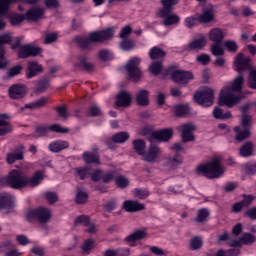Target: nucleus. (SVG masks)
Listing matches in <instances>:
<instances>
[{
    "label": "nucleus",
    "instance_id": "nucleus-1",
    "mask_svg": "<svg viewBox=\"0 0 256 256\" xmlns=\"http://www.w3.org/2000/svg\"><path fill=\"white\" fill-rule=\"evenodd\" d=\"M234 67L240 74L243 73V71H249V69H251V58H245L243 53L237 54L234 60ZM243 83H245V78L243 75H239L233 80L231 86L224 87L220 91L218 104L221 107H223V105L228 108L235 107V105L245 97L242 92Z\"/></svg>",
    "mask_w": 256,
    "mask_h": 256
},
{
    "label": "nucleus",
    "instance_id": "nucleus-2",
    "mask_svg": "<svg viewBox=\"0 0 256 256\" xmlns=\"http://www.w3.org/2000/svg\"><path fill=\"white\" fill-rule=\"evenodd\" d=\"M115 35V28H107L100 31L91 32L88 37L79 36L75 38V41L80 49H91L93 43H104V41H111V38Z\"/></svg>",
    "mask_w": 256,
    "mask_h": 256
},
{
    "label": "nucleus",
    "instance_id": "nucleus-3",
    "mask_svg": "<svg viewBox=\"0 0 256 256\" xmlns=\"http://www.w3.org/2000/svg\"><path fill=\"white\" fill-rule=\"evenodd\" d=\"M196 171L208 179H219L225 173V168L221 165L220 158H213L208 163L199 165Z\"/></svg>",
    "mask_w": 256,
    "mask_h": 256
},
{
    "label": "nucleus",
    "instance_id": "nucleus-4",
    "mask_svg": "<svg viewBox=\"0 0 256 256\" xmlns=\"http://www.w3.org/2000/svg\"><path fill=\"white\" fill-rule=\"evenodd\" d=\"M18 49V59H29V57H38L43 53V48L36 44H24L21 45V40H17L15 44L11 46V49Z\"/></svg>",
    "mask_w": 256,
    "mask_h": 256
},
{
    "label": "nucleus",
    "instance_id": "nucleus-5",
    "mask_svg": "<svg viewBox=\"0 0 256 256\" xmlns=\"http://www.w3.org/2000/svg\"><path fill=\"white\" fill-rule=\"evenodd\" d=\"M0 183L2 185H8L12 189H25L26 176H23L21 171L11 170L8 176L0 177Z\"/></svg>",
    "mask_w": 256,
    "mask_h": 256
},
{
    "label": "nucleus",
    "instance_id": "nucleus-6",
    "mask_svg": "<svg viewBox=\"0 0 256 256\" xmlns=\"http://www.w3.org/2000/svg\"><path fill=\"white\" fill-rule=\"evenodd\" d=\"M141 58L133 57L125 65V71L127 72L128 79L134 81V83H139L143 77V71H141Z\"/></svg>",
    "mask_w": 256,
    "mask_h": 256
},
{
    "label": "nucleus",
    "instance_id": "nucleus-7",
    "mask_svg": "<svg viewBox=\"0 0 256 256\" xmlns=\"http://www.w3.org/2000/svg\"><path fill=\"white\" fill-rule=\"evenodd\" d=\"M215 99V91L212 88L204 87L194 94V100L202 107H211Z\"/></svg>",
    "mask_w": 256,
    "mask_h": 256
},
{
    "label": "nucleus",
    "instance_id": "nucleus-8",
    "mask_svg": "<svg viewBox=\"0 0 256 256\" xmlns=\"http://www.w3.org/2000/svg\"><path fill=\"white\" fill-rule=\"evenodd\" d=\"M26 219L28 222L39 221L45 224L51 219V212L48 208L38 207L35 209L28 210L26 213Z\"/></svg>",
    "mask_w": 256,
    "mask_h": 256
},
{
    "label": "nucleus",
    "instance_id": "nucleus-9",
    "mask_svg": "<svg viewBox=\"0 0 256 256\" xmlns=\"http://www.w3.org/2000/svg\"><path fill=\"white\" fill-rule=\"evenodd\" d=\"M167 75H170L174 83H181V85H187L190 81H193V73L183 70H173L170 67L166 70Z\"/></svg>",
    "mask_w": 256,
    "mask_h": 256
},
{
    "label": "nucleus",
    "instance_id": "nucleus-10",
    "mask_svg": "<svg viewBox=\"0 0 256 256\" xmlns=\"http://www.w3.org/2000/svg\"><path fill=\"white\" fill-rule=\"evenodd\" d=\"M11 41H13V37L9 34L0 36V69H7L10 65L9 60L5 57V45H8Z\"/></svg>",
    "mask_w": 256,
    "mask_h": 256
},
{
    "label": "nucleus",
    "instance_id": "nucleus-11",
    "mask_svg": "<svg viewBox=\"0 0 256 256\" xmlns=\"http://www.w3.org/2000/svg\"><path fill=\"white\" fill-rule=\"evenodd\" d=\"M129 137L128 132H117L111 138L105 139V145H107L108 149H117V145L115 144L118 143L121 145L123 143H127V141H129Z\"/></svg>",
    "mask_w": 256,
    "mask_h": 256
},
{
    "label": "nucleus",
    "instance_id": "nucleus-12",
    "mask_svg": "<svg viewBox=\"0 0 256 256\" xmlns=\"http://www.w3.org/2000/svg\"><path fill=\"white\" fill-rule=\"evenodd\" d=\"M23 159H25V146L23 145L16 146L13 152L6 155L8 165H13L16 161H23Z\"/></svg>",
    "mask_w": 256,
    "mask_h": 256
},
{
    "label": "nucleus",
    "instance_id": "nucleus-13",
    "mask_svg": "<svg viewBox=\"0 0 256 256\" xmlns=\"http://www.w3.org/2000/svg\"><path fill=\"white\" fill-rule=\"evenodd\" d=\"M27 86L22 83L14 84L10 86L8 93L10 99H23L27 95Z\"/></svg>",
    "mask_w": 256,
    "mask_h": 256
},
{
    "label": "nucleus",
    "instance_id": "nucleus-14",
    "mask_svg": "<svg viewBox=\"0 0 256 256\" xmlns=\"http://www.w3.org/2000/svg\"><path fill=\"white\" fill-rule=\"evenodd\" d=\"M171 137H173V129L168 128V129L153 132L152 137L148 138V141H150V143H153L155 139L156 141H161V142L169 141Z\"/></svg>",
    "mask_w": 256,
    "mask_h": 256
},
{
    "label": "nucleus",
    "instance_id": "nucleus-15",
    "mask_svg": "<svg viewBox=\"0 0 256 256\" xmlns=\"http://www.w3.org/2000/svg\"><path fill=\"white\" fill-rule=\"evenodd\" d=\"M159 153H161V148L155 144H151L148 153L145 154L144 152L142 159L146 161V163H155L159 159Z\"/></svg>",
    "mask_w": 256,
    "mask_h": 256
},
{
    "label": "nucleus",
    "instance_id": "nucleus-16",
    "mask_svg": "<svg viewBox=\"0 0 256 256\" xmlns=\"http://www.w3.org/2000/svg\"><path fill=\"white\" fill-rule=\"evenodd\" d=\"M123 210L127 213H137L145 210V205L137 200H125L123 202Z\"/></svg>",
    "mask_w": 256,
    "mask_h": 256
},
{
    "label": "nucleus",
    "instance_id": "nucleus-17",
    "mask_svg": "<svg viewBox=\"0 0 256 256\" xmlns=\"http://www.w3.org/2000/svg\"><path fill=\"white\" fill-rule=\"evenodd\" d=\"M182 131V142L189 143V141H195V136H193V131H195V126L193 124H182L178 127Z\"/></svg>",
    "mask_w": 256,
    "mask_h": 256
},
{
    "label": "nucleus",
    "instance_id": "nucleus-18",
    "mask_svg": "<svg viewBox=\"0 0 256 256\" xmlns=\"http://www.w3.org/2000/svg\"><path fill=\"white\" fill-rule=\"evenodd\" d=\"M45 179V171L38 170L31 177L26 176V187H37L43 183Z\"/></svg>",
    "mask_w": 256,
    "mask_h": 256
},
{
    "label": "nucleus",
    "instance_id": "nucleus-19",
    "mask_svg": "<svg viewBox=\"0 0 256 256\" xmlns=\"http://www.w3.org/2000/svg\"><path fill=\"white\" fill-rule=\"evenodd\" d=\"M45 15V8H40V7H34L29 9L26 14H25V19L27 21H41Z\"/></svg>",
    "mask_w": 256,
    "mask_h": 256
},
{
    "label": "nucleus",
    "instance_id": "nucleus-20",
    "mask_svg": "<svg viewBox=\"0 0 256 256\" xmlns=\"http://www.w3.org/2000/svg\"><path fill=\"white\" fill-rule=\"evenodd\" d=\"M76 69H83L84 71H93L95 69V64L89 61V57L86 55H81L78 57V62L75 63Z\"/></svg>",
    "mask_w": 256,
    "mask_h": 256
},
{
    "label": "nucleus",
    "instance_id": "nucleus-21",
    "mask_svg": "<svg viewBox=\"0 0 256 256\" xmlns=\"http://www.w3.org/2000/svg\"><path fill=\"white\" fill-rule=\"evenodd\" d=\"M17 0H0V16L7 15L9 13V7L11 3H15ZM28 5H35L39 0H23Z\"/></svg>",
    "mask_w": 256,
    "mask_h": 256
},
{
    "label": "nucleus",
    "instance_id": "nucleus-22",
    "mask_svg": "<svg viewBox=\"0 0 256 256\" xmlns=\"http://www.w3.org/2000/svg\"><path fill=\"white\" fill-rule=\"evenodd\" d=\"M162 8L159 10V17H165L173 13V6L179 3L178 0H161Z\"/></svg>",
    "mask_w": 256,
    "mask_h": 256
},
{
    "label": "nucleus",
    "instance_id": "nucleus-23",
    "mask_svg": "<svg viewBox=\"0 0 256 256\" xmlns=\"http://www.w3.org/2000/svg\"><path fill=\"white\" fill-rule=\"evenodd\" d=\"M135 101L139 107H147V105H149V90H138L135 96Z\"/></svg>",
    "mask_w": 256,
    "mask_h": 256
},
{
    "label": "nucleus",
    "instance_id": "nucleus-24",
    "mask_svg": "<svg viewBox=\"0 0 256 256\" xmlns=\"http://www.w3.org/2000/svg\"><path fill=\"white\" fill-rule=\"evenodd\" d=\"M116 107H129L131 105V94L123 91L116 98Z\"/></svg>",
    "mask_w": 256,
    "mask_h": 256
},
{
    "label": "nucleus",
    "instance_id": "nucleus-25",
    "mask_svg": "<svg viewBox=\"0 0 256 256\" xmlns=\"http://www.w3.org/2000/svg\"><path fill=\"white\" fill-rule=\"evenodd\" d=\"M82 157L85 163H96V165H101V161L99 160V148H95L94 152H84Z\"/></svg>",
    "mask_w": 256,
    "mask_h": 256
},
{
    "label": "nucleus",
    "instance_id": "nucleus-26",
    "mask_svg": "<svg viewBox=\"0 0 256 256\" xmlns=\"http://www.w3.org/2000/svg\"><path fill=\"white\" fill-rule=\"evenodd\" d=\"M207 45V39L202 36L200 38H196L192 40L188 45H187V50L188 51H197L203 49Z\"/></svg>",
    "mask_w": 256,
    "mask_h": 256
},
{
    "label": "nucleus",
    "instance_id": "nucleus-27",
    "mask_svg": "<svg viewBox=\"0 0 256 256\" xmlns=\"http://www.w3.org/2000/svg\"><path fill=\"white\" fill-rule=\"evenodd\" d=\"M234 131L236 133L235 141L238 143H243L245 139H249V137H251V130H249V128H244V130H241V127L236 126Z\"/></svg>",
    "mask_w": 256,
    "mask_h": 256
},
{
    "label": "nucleus",
    "instance_id": "nucleus-28",
    "mask_svg": "<svg viewBox=\"0 0 256 256\" xmlns=\"http://www.w3.org/2000/svg\"><path fill=\"white\" fill-rule=\"evenodd\" d=\"M28 73L26 74L27 79H31L32 77H37L39 73L43 72V66L39 65L37 62H29L28 63Z\"/></svg>",
    "mask_w": 256,
    "mask_h": 256
},
{
    "label": "nucleus",
    "instance_id": "nucleus-29",
    "mask_svg": "<svg viewBox=\"0 0 256 256\" xmlns=\"http://www.w3.org/2000/svg\"><path fill=\"white\" fill-rule=\"evenodd\" d=\"M162 19H164L163 21V25L164 27H171V25H179L180 21H181V17H179V15L177 14H166L165 16H159Z\"/></svg>",
    "mask_w": 256,
    "mask_h": 256
},
{
    "label": "nucleus",
    "instance_id": "nucleus-30",
    "mask_svg": "<svg viewBox=\"0 0 256 256\" xmlns=\"http://www.w3.org/2000/svg\"><path fill=\"white\" fill-rule=\"evenodd\" d=\"M48 149L52 153H60V151H63V149H69V142L58 140V141L52 142L49 145Z\"/></svg>",
    "mask_w": 256,
    "mask_h": 256
},
{
    "label": "nucleus",
    "instance_id": "nucleus-31",
    "mask_svg": "<svg viewBox=\"0 0 256 256\" xmlns=\"http://www.w3.org/2000/svg\"><path fill=\"white\" fill-rule=\"evenodd\" d=\"M145 237H147V232L144 230H135L130 235H128L126 238H124V241L126 243H134L135 241L142 240Z\"/></svg>",
    "mask_w": 256,
    "mask_h": 256
},
{
    "label": "nucleus",
    "instance_id": "nucleus-32",
    "mask_svg": "<svg viewBox=\"0 0 256 256\" xmlns=\"http://www.w3.org/2000/svg\"><path fill=\"white\" fill-rule=\"evenodd\" d=\"M14 198L9 196H0V210H11L14 209Z\"/></svg>",
    "mask_w": 256,
    "mask_h": 256
},
{
    "label": "nucleus",
    "instance_id": "nucleus-33",
    "mask_svg": "<svg viewBox=\"0 0 256 256\" xmlns=\"http://www.w3.org/2000/svg\"><path fill=\"white\" fill-rule=\"evenodd\" d=\"M210 41H213V43H221L223 39H225V34L223 33V30L220 28H214L209 33Z\"/></svg>",
    "mask_w": 256,
    "mask_h": 256
},
{
    "label": "nucleus",
    "instance_id": "nucleus-34",
    "mask_svg": "<svg viewBox=\"0 0 256 256\" xmlns=\"http://www.w3.org/2000/svg\"><path fill=\"white\" fill-rule=\"evenodd\" d=\"M166 56H167V52H165V50H163L157 46H154L149 51V57H150V59H152L154 61L157 59H163Z\"/></svg>",
    "mask_w": 256,
    "mask_h": 256
},
{
    "label": "nucleus",
    "instance_id": "nucleus-35",
    "mask_svg": "<svg viewBox=\"0 0 256 256\" xmlns=\"http://www.w3.org/2000/svg\"><path fill=\"white\" fill-rule=\"evenodd\" d=\"M198 15V21L200 23H211L215 19V14H213V10L208 9L204 10L201 15Z\"/></svg>",
    "mask_w": 256,
    "mask_h": 256
},
{
    "label": "nucleus",
    "instance_id": "nucleus-36",
    "mask_svg": "<svg viewBox=\"0 0 256 256\" xmlns=\"http://www.w3.org/2000/svg\"><path fill=\"white\" fill-rule=\"evenodd\" d=\"M203 238L200 236H194L190 239V251H200L203 249Z\"/></svg>",
    "mask_w": 256,
    "mask_h": 256
},
{
    "label": "nucleus",
    "instance_id": "nucleus-37",
    "mask_svg": "<svg viewBox=\"0 0 256 256\" xmlns=\"http://www.w3.org/2000/svg\"><path fill=\"white\" fill-rule=\"evenodd\" d=\"M239 153L241 157H251V155H253V142L248 141L244 143L241 146Z\"/></svg>",
    "mask_w": 256,
    "mask_h": 256
},
{
    "label": "nucleus",
    "instance_id": "nucleus-38",
    "mask_svg": "<svg viewBox=\"0 0 256 256\" xmlns=\"http://www.w3.org/2000/svg\"><path fill=\"white\" fill-rule=\"evenodd\" d=\"M133 149L136 151L138 155H145V148L147 147V144L144 140L136 139L132 142Z\"/></svg>",
    "mask_w": 256,
    "mask_h": 256
},
{
    "label": "nucleus",
    "instance_id": "nucleus-39",
    "mask_svg": "<svg viewBox=\"0 0 256 256\" xmlns=\"http://www.w3.org/2000/svg\"><path fill=\"white\" fill-rule=\"evenodd\" d=\"M212 115L214 117V119H221L222 121H224L225 119H231L232 115L231 112H223V109H221L220 107H215Z\"/></svg>",
    "mask_w": 256,
    "mask_h": 256
},
{
    "label": "nucleus",
    "instance_id": "nucleus-40",
    "mask_svg": "<svg viewBox=\"0 0 256 256\" xmlns=\"http://www.w3.org/2000/svg\"><path fill=\"white\" fill-rule=\"evenodd\" d=\"M82 254L89 255L93 249H95V240L92 238H89L85 240L82 244Z\"/></svg>",
    "mask_w": 256,
    "mask_h": 256
},
{
    "label": "nucleus",
    "instance_id": "nucleus-41",
    "mask_svg": "<svg viewBox=\"0 0 256 256\" xmlns=\"http://www.w3.org/2000/svg\"><path fill=\"white\" fill-rule=\"evenodd\" d=\"M58 37H59V34H57V32H49V31L43 32V39H44L45 45H51V43H55Z\"/></svg>",
    "mask_w": 256,
    "mask_h": 256
},
{
    "label": "nucleus",
    "instance_id": "nucleus-42",
    "mask_svg": "<svg viewBox=\"0 0 256 256\" xmlns=\"http://www.w3.org/2000/svg\"><path fill=\"white\" fill-rule=\"evenodd\" d=\"M166 163L168 167L175 169V167H178V165H181L183 163V158H181V156L177 154L175 157H168L166 159Z\"/></svg>",
    "mask_w": 256,
    "mask_h": 256
},
{
    "label": "nucleus",
    "instance_id": "nucleus-43",
    "mask_svg": "<svg viewBox=\"0 0 256 256\" xmlns=\"http://www.w3.org/2000/svg\"><path fill=\"white\" fill-rule=\"evenodd\" d=\"M13 131V126L6 120H0V137L3 135H7V133H11Z\"/></svg>",
    "mask_w": 256,
    "mask_h": 256
},
{
    "label": "nucleus",
    "instance_id": "nucleus-44",
    "mask_svg": "<svg viewBox=\"0 0 256 256\" xmlns=\"http://www.w3.org/2000/svg\"><path fill=\"white\" fill-rule=\"evenodd\" d=\"M240 240L243 245H251L253 243H256V236L252 235L249 232H245L243 233L242 238Z\"/></svg>",
    "mask_w": 256,
    "mask_h": 256
},
{
    "label": "nucleus",
    "instance_id": "nucleus-45",
    "mask_svg": "<svg viewBox=\"0 0 256 256\" xmlns=\"http://www.w3.org/2000/svg\"><path fill=\"white\" fill-rule=\"evenodd\" d=\"M208 217L209 210L207 208H202L198 210L197 218L195 219V221H197V223H204L207 221Z\"/></svg>",
    "mask_w": 256,
    "mask_h": 256
},
{
    "label": "nucleus",
    "instance_id": "nucleus-46",
    "mask_svg": "<svg viewBox=\"0 0 256 256\" xmlns=\"http://www.w3.org/2000/svg\"><path fill=\"white\" fill-rule=\"evenodd\" d=\"M120 47L123 51H131V49L135 48V41L127 38H123L120 42Z\"/></svg>",
    "mask_w": 256,
    "mask_h": 256
},
{
    "label": "nucleus",
    "instance_id": "nucleus-47",
    "mask_svg": "<svg viewBox=\"0 0 256 256\" xmlns=\"http://www.w3.org/2000/svg\"><path fill=\"white\" fill-rule=\"evenodd\" d=\"M247 85L250 89H256V69L250 70Z\"/></svg>",
    "mask_w": 256,
    "mask_h": 256
},
{
    "label": "nucleus",
    "instance_id": "nucleus-48",
    "mask_svg": "<svg viewBox=\"0 0 256 256\" xmlns=\"http://www.w3.org/2000/svg\"><path fill=\"white\" fill-rule=\"evenodd\" d=\"M150 72L152 75H159L161 71H163V62L158 61V62H153L150 67H149Z\"/></svg>",
    "mask_w": 256,
    "mask_h": 256
},
{
    "label": "nucleus",
    "instance_id": "nucleus-49",
    "mask_svg": "<svg viewBox=\"0 0 256 256\" xmlns=\"http://www.w3.org/2000/svg\"><path fill=\"white\" fill-rule=\"evenodd\" d=\"M176 117H185L189 113V106L187 105H178L174 108Z\"/></svg>",
    "mask_w": 256,
    "mask_h": 256
},
{
    "label": "nucleus",
    "instance_id": "nucleus-50",
    "mask_svg": "<svg viewBox=\"0 0 256 256\" xmlns=\"http://www.w3.org/2000/svg\"><path fill=\"white\" fill-rule=\"evenodd\" d=\"M252 123H253V117H251V115H249V114H242L241 126L244 129H251Z\"/></svg>",
    "mask_w": 256,
    "mask_h": 256
},
{
    "label": "nucleus",
    "instance_id": "nucleus-51",
    "mask_svg": "<svg viewBox=\"0 0 256 256\" xmlns=\"http://www.w3.org/2000/svg\"><path fill=\"white\" fill-rule=\"evenodd\" d=\"M224 47L229 51L230 53H237L239 51V45H237V42L233 40H227L224 42Z\"/></svg>",
    "mask_w": 256,
    "mask_h": 256
},
{
    "label": "nucleus",
    "instance_id": "nucleus-52",
    "mask_svg": "<svg viewBox=\"0 0 256 256\" xmlns=\"http://www.w3.org/2000/svg\"><path fill=\"white\" fill-rule=\"evenodd\" d=\"M210 51H211L212 55H214L215 57L225 55V50H223V48H221V43L213 44L211 46Z\"/></svg>",
    "mask_w": 256,
    "mask_h": 256
},
{
    "label": "nucleus",
    "instance_id": "nucleus-53",
    "mask_svg": "<svg viewBox=\"0 0 256 256\" xmlns=\"http://www.w3.org/2000/svg\"><path fill=\"white\" fill-rule=\"evenodd\" d=\"M25 19V15L13 14L10 16V23L11 25H21Z\"/></svg>",
    "mask_w": 256,
    "mask_h": 256
},
{
    "label": "nucleus",
    "instance_id": "nucleus-54",
    "mask_svg": "<svg viewBox=\"0 0 256 256\" xmlns=\"http://www.w3.org/2000/svg\"><path fill=\"white\" fill-rule=\"evenodd\" d=\"M89 195L87 193H78L75 197L76 205H85L88 202Z\"/></svg>",
    "mask_w": 256,
    "mask_h": 256
},
{
    "label": "nucleus",
    "instance_id": "nucleus-55",
    "mask_svg": "<svg viewBox=\"0 0 256 256\" xmlns=\"http://www.w3.org/2000/svg\"><path fill=\"white\" fill-rule=\"evenodd\" d=\"M197 21H199V16L196 14L195 16H190L185 19V25L189 29H192V27H195L197 25Z\"/></svg>",
    "mask_w": 256,
    "mask_h": 256
},
{
    "label": "nucleus",
    "instance_id": "nucleus-56",
    "mask_svg": "<svg viewBox=\"0 0 256 256\" xmlns=\"http://www.w3.org/2000/svg\"><path fill=\"white\" fill-rule=\"evenodd\" d=\"M74 223H75V225L83 224L85 226H89V224H90V217L86 216V215L77 216L75 221H74Z\"/></svg>",
    "mask_w": 256,
    "mask_h": 256
},
{
    "label": "nucleus",
    "instance_id": "nucleus-57",
    "mask_svg": "<svg viewBox=\"0 0 256 256\" xmlns=\"http://www.w3.org/2000/svg\"><path fill=\"white\" fill-rule=\"evenodd\" d=\"M115 183L121 189H125L129 185V180L123 176H118L115 178Z\"/></svg>",
    "mask_w": 256,
    "mask_h": 256
},
{
    "label": "nucleus",
    "instance_id": "nucleus-58",
    "mask_svg": "<svg viewBox=\"0 0 256 256\" xmlns=\"http://www.w3.org/2000/svg\"><path fill=\"white\" fill-rule=\"evenodd\" d=\"M48 87L49 82L47 80H43L38 83L35 93H37V95H41V93H43V91H45Z\"/></svg>",
    "mask_w": 256,
    "mask_h": 256
},
{
    "label": "nucleus",
    "instance_id": "nucleus-59",
    "mask_svg": "<svg viewBox=\"0 0 256 256\" xmlns=\"http://www.w3.org/2000/svg\"><path fill=\"white\" fill-rule=\"evenodd\" d=\"M22 69H23V67L21 65L13 66L12 68H10L8 70L7 75L9 78L15 77V76L19 75V73H21Z\"/></svg>",
    "mask_w": 256,
    "mask_h": 256
},
{
    "label": "nucleus",
    "instance_id": "nucleus-60",
    "mask_svg": "<svg viewBox=\"0 0 256 256\" xmlns=\"http://www.w3.org/2000/svg\"><path fill=\"white\" fill-rule=\"evenodd\" d=\"M49 127V131H53L54 133H69V129L62 128L59 124H52Z\"/></svg>",
    "mask_w": 256,
    "mask_h": 256
},
{
    "label": "nucleus",
    "instance_id": "nucleus-61",
    "mask_svg": "<svg viewBox=\"0 0 256 256\" xmlns=\"http://www.w3.org/2000/svg\"><path fill=\"white\" fill-rule=\"evenodd\" d=\"M44 5L47 9H59V0H44Z\"/></svg>",
    "mask_w": 256,
    "mask_h": 256
},
{
    "label": "nucleus",
    "instance_id": "nucleus-62",
    "mask_svg": "<svg viewBox=\"0 0 256 256\" xmlns=\"http://www.w3.org/2000/svg\"><path fill=\"white\" fill-rule=\"evenodd\" d=\"M98 57L99 59H101V61H110L111 52H109V50H100L98 53Z\"/></svg>",
    "mask_w": 256,
    "mask_h": 256
},
{
    "label": "nucleus",
    "instance_id": "nucleus-63",
    "mask_svg": "<svg viewBox=\"0 0 256 256\" xmlns=\"http://www.w3.org/2000/svg\"><path fill=\"white\" fill-rule=\"evenodd\" d=\"M245 171L247 175H255L256 173V162L252 164L245 165Z\"/></svg>",
    "mask_w": 256,
    "mask_h": 256
},
{
    "label": "nucleus",
    "instance_id": "nucleus-64",
    "mask_svg": "<svg viewBox=\"0 0 256 256\" xmlns=\"http://www.w3.org/2000/svg\"><path fill=\"white\" fill-rule=\"evenodd\" d=\"M245 216L250 220L256 221V207L247 209L245 211Z\"/></svg>",
    "mask_w": 256,
    "mask_h": 256
}]
</instances>
